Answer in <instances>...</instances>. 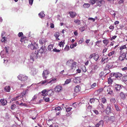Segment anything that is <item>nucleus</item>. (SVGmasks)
<instances>
[{
    "label": "nucleus",
    "instance_id": "nucleus-26",
    "mask_svg": "<svg viewBox=\"0 0 127 127\" xmlns=\"http://www.w3.org/2000/svg\"><path fill=\"white\" fill-rule=\"evenodd\" d=\"M73 62V61L72 60H69L67 62L66 64L70 66Z\"/></svg>",
    "mask_w": 127,
    "mask_h": 127
},
{
    "label": "nucleus",
    "instance_id": "nucleus-37",
    "mask_svg": "<svg viewBox=\"0 0 127 127\" xmlns=\"http://www.w3.org/2000/svg\"><path fill=\"white\" fill-rule=\"evenodd\" d=\"M71 79H66L65 82V83L64 85L65 84H67L69 83L71 81Z\"/></svg>",
    "mask_w": 127,
    "mask_h": 127
},
{
    "label": "nucleus",
    "instance_id": "nucleus-27",
    "mask_svg": "<svg viewBox=\"0 0 127 127\" xmlns=\"http://www.w3.org/2000/svg\"><path fill=\"white\" fill-rule=\"evenodd\" d=\"M20 96V95L17 96L16 97L12 98L11 100L12 101H13L16 100H18L19 99V97Z\"/></svg>",
    "mask_w": 127,
    "mask_h": 127
},
{
    "label": "nucleus",
    "instance_id": "nucleus-12",
    "mask_svg": "<svg viewBox=\"0 0 127 127\" xmlns=\"http://www.w3.org/2000/svg\"><path fill=\"white\" fill-rule=\"evenodd\" d=\"M69 13L70 14V16L71 18H74L76 16V12L73 11L70 12Z\"/></svg>",
    "mask_w": 127,
    "mask_h": 127
},
{
    "label": "nucleus",
    "instance_id": "nucleus-21",
    "mask_svg": "<svg viewBox=\"0 0 127 127\" xmlns=\"http://www.w3.org/2000/svg\"><path fill=\"white\" fill-rule=\"evenodd\" d=\"M54 47L53 45H49L48 47V49L50 51H53V49H54L53 47Z\"/></svg>",
    "mask_w": 127,
    "mask_h": 127
},
{
    "label": "nucleus",
    "instance_id": "nucleus-49",
    "mask_svg": "<svg viewBox=\"0 0 127 127\" xmlns=\"http://www.w3.org/2000/svg\"><path fill=\"white\" fill-rule=\"evenodd\" d=\"M61 109V108L60 107L55 108V110L56 112H57V111H60Z\"/></svg>",
    "mask_w": 127,
    "mask_h": 127
},
{
    "label": "nucleus",
    "instance_id": "nucleus-60",
    "mask_svg": "<svg viewBox=\"0 0 127 127\" xmlns=\"http://www.w3.org/2000/svg\"><path fill=\"white\" fill-rule=\"evenodd\" d=\"M117 36L116 35H114L113 36H112L110 39V40L111 41H112L113 40H114L115 39V38L117 37Z\"/></svg>",
    "mask_w": 127,
    "mask_h": 127
},
{
    "label": "nucleus",
    "instance_id": "nucleus-61",
    "mask_svg": "<svg viewBox=\"0 0 127 127\" xmlns=\"http://www.w3.org/2000/svg\"><path fill=\"white\" fill-rule=\"evenodd\" d=\"M122 70L123 71H126L127 70V67L126 66L124 67V68H122Z\"/></svg>",
    "mask_w": 127,
    "mask_h": 127
},
{
    "label": "nucleus",
    "instance_id": "nucleus-50",
    "mask_svg": "<svg viewBox=\"0 0 127 127\" xmlns=\"http://www.w3.org/2000/svg\"><path fill=\"white\" fill-rule=\"evenodd\" d=\"M76 46V43L75 44H72L70 45V47L71 48H73Z\"/></svg>",
    "mask_w": 127,
    "mask_h": 127
},
{
    "label": "nucleus",
    "instance_id": "nucleus-17",
    "mask_svg": "<svg viewBox=\"0 0 127 127\" xmlns=\"http://www.w3.org/2000/svg\"><path fill=\"white\" fill-rule=\"evenodd\" d=\"M98 106L102 110H104L105 109V106L102 103H99L98 105Z\"/></svg>",
    "mask_w": 127,
    "mask_h": 127
},
{
    "label": "nucleus",
    "instance_id": "nucleus-42",
    "mask_svg": "<svg viewBox=\"0 0 127 127\" xmlns=\"http://www.w3.org/2000/svg\"><path fill=\"white\" fill-rule=\"evenodd\" d=\"M59 36V33L58 32H56L55 33L54 36L56 38H58Z\"/></svg>",
    "mask_w": 127,
    "mask_h": 127
},
{
    "label": "nucleus",
    "instance_id": "nucleus-20",
    "mask_svg": "<svg viewBox=\"0 0 127 127\" xmlns=\"http://www.w3.org/2000/svg\"><path fill=\"white\" fill-rule=\"evenodd\" d=\"M45 50L43 46H42L39 50V52L41 54H42Z\"/></svg>",
    "mask_w": 127,
    "mask_h": 127
},
{
    "label": "nucleus",
    "instance_id": "nucleus-59",
    "mask_svg": "<svg viewBox=\"0 0 127 127\" xmlns=\"http://www.w3.org/2000/svg\"><path fill=\"white\" fill-rule=\"evenodd\" d=\"M95 100V98L91 99L90 100V102L92 103H94Z\"/></svg>",
    "mask_w": 127,
    "mask_h": 127
},
{
    "label": "nucleus",
    "instance_id": "nucleus-8",
    "mask_svg": "<svg viewBox=\"0 0 127 127\" xmlns=\"http://www.w3.org/2000/svg\"><path fill=\"white\" fill-rule=\"evenodd\" d=\"M81 87L79 85L76 86L74 88V90L75 92L77 93H79L80 91Z\"/></svg>",
    "mask_w": 127,
    "mask_h": 127
},
{
    "label": "nucleus",
    "instance_id": "nucleus-18",
    "mask_svg": "<svg viewBox=\"0 0 127 127\" xmlns=\"http://www.w3.org/2000/svg\"><path fill=\"white\" fill-rule=\"evenodd\" d=\"M39 42L40 44H41V45H42L44 43H45L46 42V41L44 39L42 38L39 40Z\"/></svg>",
    "mask_w": 127,
    "mask_h": 127
},
{
    "label": "nucleus",
    "instance_id": "nucleus-43",
    "mask_svg": "<svg viewBox=\"0 0 127 127\" xmlns=\"http://www.w3.org/2000/svg\"><path fill=\"white\" fill-rule=\"evenodd\" d=\"M6 37H2L1 41L2 42H5L6 41Z\"/></svg>",
    "mask_w": 127,
    "mask_h": 127
},
{
    "label": "nucleus",
    "instance_id": "nucleus-64",
    "mask_svg": "<svg viewBox=\"0 0 127 127\" xmlns=\"http://www.w3.org/2000/svg\"><path fill=\"white\" fill-rule=\"evenodd\" d=\"M33 0H29V4L32 5L33 3Z\"/></svg>",
    "mask_w": 127,
    "mask_h": 127
},
{
    "label": "nucleus",
    "instance_id": "nucleus-54",
    "mask_svg": "<svg viewBox=\"0 0 127 127\" xmlns=\"http://www.w3.org/2000/svg\"><path fill=\"white\" fill-rule=\"evenodd\" d=\"M69 49V47L68 46L66 45L64 48V50L65 51H68Z\"/></svg>",
    "mask_w": 127,
    "mask_h": 127
},
{
    "label": "nucleus",
    "instance_id": "nucleus-52",
    "mask_svg": "<svg viewBox=\"0 0 127 127\" xmlns=\"http://www.w3.org/2000/svg\"><path fill=\"white\" fill-rule=\"evenodd\" d=\"M110 101L112 103H115L116 101L115 99L114 98H112L110 99Z\"/></svg>",
    "mask_w": 127,
    "mask_h": 127
},
{
    "label": "nucleus",
    "instance_id": "nucleus-14",
    "mask_svg": "<svg viewBox=\"0 0 127 127\" xmlns=\"http://www.w3.org/2000/svg\"><path fill=\"white\" fill-rule=\"evenodd\" d=\"M120 98L122 99H124L126 98V95L125 94L122 92H121L120 94Z\"/></svg>",
    "mask_w": 127,
    "mask_h": 127
},
{
    "label": "nucleus",
    "instance_id": "nucleus-51",
    "mask_svg": "<svg viewBox=\"0 0 127 127\" xmlns=\"http://www.w3.org/2000/svg\"><path fill=\"white\" fill-rule=\"evenodd\" d=\"M72 107H68L66 108V110L67 112H69L72 109Z\"/></svg>",
    "mask_w": 127,
    "mask_h": 127
},
{
    "label": "nucleus",
    "instance_id": "nucleus-35",
    "mask_svg": "<svg viewBox=\"0 0 127 127\" xmlns=\"http://www.w3.org/2000/svg\"><path fill=\"white\" fill-rule=\"evenodd\" d=\"M97 0H90L89 1V2L92 4H94Z\"/></svg>",
    "mask_w": 127,
    "mask_h": 127
},
{
    "label": "nucleus",
    "instance_id": "nucleus-30",
    "mask_svg": "<svg viewBox=\"0 0 127 127\" xmlns=\"http://www.w3.org/2000/svg\"><path fill=\"white\" fill-rule=\"evenodd\" d=\"M49 83L47 80H46L44 81H42L40 82V84H43L46 83Z\"/></svg>",
    "mask_w": 127,
    "mask_h": 127
},
{
    "label": "nucleus",
    "instance_id": "nucleus-6",
    "mask_svg": "<svg viewBox=\"0 0 127 127\" xmlns=\"http://www.w3.org/2000/svg\"><path fill=\"white\" fill-rule=\"evenodd\" d=\"M0 102L2 105L4 106L7 105V100L4 99H1L0 100Z\"/></svg>",
    "mask_w": 127,
    "mask_h": 127
},
{
    "label": "nucleus",
    "instance_id": "nucleus-40",
    "mask_svg": "<svg viewBox=\"0 0 127 127\" xmlns=\"http://www.w3.org/2000/svg\"><path fill=\"white\" fill-rule=\"evenodd\" d=\"M112 67L111 65H110L109 64L105 66L104 69L105 70H108L110 69Z\"/></svg>",
    "mask_w": 127,
    "mask_h": 127
},
{
    "label": "nucleus",
    "instance_id": "nucleus-47",
    "mask_svg": "<svg viewBox=\"0 0 127 127\" xmlns=\"http://www.w3.org/2000/svg\"><path fill=\"white\" fill-rule=\"evenodd\" d=\"M123 55L125 57V59L127 60V51H126V52L123 53Z\"/></svg>",
    "mask_w": 127,
    "mask_h": 127
},
{
    "label": "nucleus",
    "instance_id": "nucleus-55",
    "mask_svg": "<svg viewBox=\"0 0 127 127\" xmlns=\"http://www.w3.org/2000/svg\"><path fill=\"white\" fill-rule=\"evenodd\" d=\"M43 98L46 102H48L49 101V98L46 97H43Z\"/></svg>",
    "mask_w": 127,
    "mask_h": 127
},
{
    "label": "nucleus",
    "instance_id": "nucleus-34",
    "mask_svg": "<svg viewBox=\"0 0 127 127\" xmlns=\"http://www.w3.org/2000/svg\"><path fill=\"white\" fill-rule=\"evenodd\" d=\"M103 43L105 44L106 45H107L109 43L108 40L106 39L103 40Z\"/></svg>",
    "mask_w": 127,
    "mask_h": 127
},
{
    "label": "nucleus",
    "instance_id": "nucleus-24",
    "mask_svg": "<svg viewBox=\"0 0 127 127\" xmlns=\"http://www.w3.org/2000/svg\"><path fill=\"white\" fill-rule=\"evenodd\" d=\"M64 40L63 42L62 41H61V42H60L59 43V46L60 47H63L64 46V44L65 43L64 42Z\"/></svg>",
    "mask_w": 127,
    "mask_h": 127
},
{
    "label": "nucleus",
    "instance_id": "nucleus-38",
    "mask_svg": "<svg viewBox=\"0 0 127 127\" xmlns=\"http://www.w3.org/2000/svg\"><path fill=\"white\" fill-rule=\"evenodd\" d=\"M115 53V51H113L112 52H110L108 54V56L110 57L113 55H114Z\"/></svg>",
    "mask_w": 127,
    "mask_h": 127
},
{
    "label": "nucleus",
    "instance_id": "nucleus-3",
    "mask_svg": "<svg viewBox=\"0 0 127 127\" xmlns=\"http://www.w3.org/2000/svg\"><path fill=\"white\" fill-rule=\"evenodd\" d=\"M50 73L47 70H45L43 72L42 74V77L43 78L46 79Z\"/></svg>",
    "mask_w": 127,
    "mask_h": 127
},
{
    "label": "nucleus",
    "instance_id": "nucleus-7",
    "mask_svg": "<svg viewBox=\"0 0 127 127\" xmlns=\"http://www.w3.org/2000/svg\"><path fill=\"white\" fill-rule=\"evenodd\" d=\"M108 59V57L105 56H103L102 58L101 62L103 64L105 63L106 62H107V60Z\"/></svg>",
    "mask_w": 127,
    "mask_h": 127
},
{
    "label": "nucleus",
    "instance_id": "nucleus-22",
    "mask_svg": "<svg viewBox=\"0 0 127 127\" xmlns=\"http://www.w3.org/2000/svg\"><path fill=\"white\" fill-rule=\"evenodd\" d=\"M101 100L103 104H105L107 103V100L104 97L102 98Z\"/></svg>",
    "mask_w": 127,
    "mask_h": 127
},
{
    "label": "nucleus",
    "instance_id": "nucleus-48",
    "mask_svg": "<svg viewBox=\"0 0 127 127\" xmlns=\"http://www.w3.org/2000/svg\"><path fill=\"white\" fill-rule=\"evenodd\" d=\"M122 80L124 81H127V75L124 76L122 78Z\"/></svg>",
    "mask_w": 127,
    "mask_h": 127
},
{
    "label": "nucleus",
    "instance_id": "nucleus-44",
    "mask_svg": "<svg viewBox=\"0 0 127 127\" xmlns=\"http://www.w3.org/2000/svg\"><path fill=\"white\" fill-rule=\"evenodd\" d=\"M34 58H35V56H33V54L31 55L30 56V59L31 60H32L33 61H34Z\"/></svg>",
    "mask_w": 127,
    "mask_h": 127
},
{
    "label": "nucleus",
    "instance_id": "nucleus-10",
    "mask_svg": "<svg viewBox=\"0 0 127 127\" xmlns=\"http://www.w3.org/2000/svg\"><path fill=\"white\" fill-rule=\"evenodd\" d=\"M122 74L121 73L119 72L114 73L113 74V76L116 78H120L122 76Z\"/></svg>",
    "mask_w": 127,
    "mask_h": 127
},
{
    "label": "nucleus",
    "instance_id": "nucleus-63",
    "mask_svg": "<svg viewBox=\"0 0 127 127\" xmlns=\"http://www.w3.org/2000/svg\"><path fill=\"white\" fill-rule=\"evenodd\" d=\"M124 2V0H119L118 3L119 4L123 3Z\"/></svg>",
    "mask_w": 127,
    "mask_h": 127
},
{
    "label": "nucleus",
    "instance_id": "nucleus-1",
    "mask_svg": "<svg viewBox=\"0 0 127 127\" xmlns=\"http://www.w3.org/2000/svg\"><path fill=\"white\" fill-rule=\"evenodd\" d=\"M18 78L19 80L24 81H26L28 78V76L22 74H20L18 76Z\"/></svg>",
    "mask_w": 127,
    "mask_h": 127
},
{
    "label": "nucleus",
    "instance_id": "nucleus-19",
    "mask_svg": "<svg viewBox=\"0 0 127 127\" xmlns=\"http://www.w3.org/2000/svg\"><path fill=\"white\" fill-rule=\"evenodd\" d=\"M4 90L7 92H10L11 90L10 87L9 86H6L4 88Z\"/></svg>",
    "mask_w": 127,
    "mask_h": 127
},
{
    "label": "nucleus",
    "instance_id": "nucleus-9",
    "mask_svg": "<svg viewBox=\"0 0 127 127\" xmlns=\"http://www.w3.org/2000/svg\"><path fill=\"white\" fill-rule=\"evenodd\" d=\"M73 81L75 83H80L81 82L80 77H76L73 80Z\"/></svg>",
    "mask_w": 127,
    "mask_h": 127
},
{
    "label": "nucleus",
    "instance_id": "nucleus-29",
    "mask_svg": "<svg viewBox=\"0 0 127 127\" xmlns=\"http://www.w3.org/2000/svg\"><path fill=\"white\" fill-rule=\"evenodd\" d=\"M90 6V5L89 3H85L83 5V7L85 8H87L89 7Z\"/></svg>",
    "mask_w": 127,
    "mask_h": 127
},
{
    "label": "nucleus",
    "instance_id": "nucleus-62",
    "mask_svg": "<svg viewBox=\"0 0 127 127\" xmlns=\"http://www.w3.org/2000/svg\"><path fill=\"white\" fill-rule=\"evenodd\" d=\"M103 119L105 120H108L109 119V117L107 116H105L104 117Z\"/></svg>",
    "mask_w": 127,
    "mask_h": 127
},
{
    "label": "nucleus",
    "instance_id": "nucleus-39",
    "mask_svg": "<svg viewBox=\"0 0 127 127\" xmlns=\"http://www.w3.org/2000/svg\"><path fill=\"white\" fill-rule=\"evenodd\" d=\"M97 124H98L99 126H102L104 124V122L103 120H101L98 123H97Z\"/></svg>",
    "mask_w": 127,
    "mask_h": 127
},
{
    "label": "nucleus",
    "instance_id": "nucleus-41",
    "mask_svg": "<svg viewBox=\"0 0 127 127\" xmlns=\"http://www.w3.org/2000/svg\"><path fill=\"white\" fill-rule=\"evenodd\" d=\"M26 39V37L25 36H22L20 40V41L22 42L25 40Z\"/></svg>",
    "mask_w": 127,
    "mask_h": 127
},
{
    "label": "nucleus",
    "instance_id": "nucleus-2",
    "mask_svg": "<svg viewBox=\"0 0 127 127\" xmlns=\"http://www.w3.org/2000/svg\"><path fill=\"white\" fill-rule=\"evenodd\" d=\"M112 107L111 104H108L107 105V107L105 109V111L106 113L107 114H109L111 112V107Z\"/></svg>",
    "mask_w": 127,
    "mask_h": 127
},
{
    "label": "nucleus",
    "instance_id": "nucleus-5",
    "mask_svg": "<svg viewBox=\"0 0 127 127\" xmlns=\"http://www.w3.org/2000/svg\"><path fill=\"white\" fill-rule=\"evenodd\" d=\"M122 86H123L121 85L116 84L115 85L116 90L117 91H120L122 88Z\"/></svg>",
    "mask_w": 127,
    "mask_h": 127
},
{
    "label": "nucleus",
    "instance_id": "nucleus-16",
    "mask_svg": "<svg viewBox=\"0 0 127 127\" xmlns=\"http://www.w3.org/2000/svg\"><path fill=\"white\" fill-rule=\"evenodd\" d=\"M95 55H94V56L93 57V58L96 61H97L98 59L99 58V55L97 54H96L95 53H94Z\"/></svg>",
    "mask_w": 127,
    "mask_h": 127
},
{
    "label": "nucleus",
    "instance_id": "nucleus-25",
    "mask_svg": "<svg viewBox=\"0 0 127 127\" xmlns=\"http://www.w3.org/2000/svg\"><path fill=\"white\" fill-rule=\"evenodd\" d=\"M81 69L83 72H85L86 71V69L85 66H82L81 67Z\"/></svg>",
    "mask_w": 127,
    "mask_h": 127
},
{
    "label": "nucleus",
    "instance_id": "nucleus-33",
    "mask_svg": "<svg viewBox=\"0 0 127 127\" xmlns=\"http://www.w3.org/2000/svg\"><path fill=\"white\" fill-rule=\"evenodd\" d=\"M39 51L38 50L35 51L34 52V56H35V58L37 59L38 57V54Z\"/></svg>",
    "mask_w": 127,
    "mask_h": 127
},
{
    "label": "nucleus",
    "instance_id": "nucleus-31",
    "mask_svg": "<svg viewBox=\"0 0 127 127\" xmlns=\"http://www.w3.org/2000/svg\"><path fill=\"white\" fill-rule=\"evenodd\" d=\"M99 65L98 64L95 65L94 66V69L96 70L99 69Z\"/></svg>",
    "mask_w": 127,
    "mask_h": 127
},
{
    "label": "nucleus",
    "instance_id": "nucleus-13",
    "mask_svg": "<svg viewBox=\"0 0 127 127\" xmlns=\"http://www.w3.org/2000/svg\"><path fill=\"white\" fill-rule=\"evenodd\" d=\"M120 56L119 57V60L121 61H122L125 59V57L123 55V53H120Z\"/></svg>",
    "mask_w": 127,
    "mask_h": 127
},
{
    "label": "nucleus",
    "instance_id": "nucleus-57",
    "mask_svg": "<svg viewBox=\"0 0 127 127\" xmlns=\"http://www.w3.org/2000/svg\"><path fill=\"white\" fill-rule=\"evenodd\" d=\"M16 105L15 104H13L11 105V109H12L13 110L15 108Z\"/></svg>",
    "mask_w": 127,
    "mask_h": 127
},
{
    "label": "nucleus",
    "instance_id": "nucleus-36",
    "mask_svg": "<svg viewBox=\"0 0 127 127\" xmlns=\"http://www.w3.org/2000/svg\"><path fill=\"white\" fill-rule=\"evenodd\" d=\"M53 91L52 90H50L48 91H47L48 95H51L53 94Z\"/></svg>",
    "mask_w": 127,
    "mask_h": 127
},
{
    "label": "nucleus",
    "instance_id": "nucleus-45",
    "mask_svg": "<svg viewBox=\"0 0 127 127\" xmlns=\"http://www.w3.org/2000/svg\"><path fill=\"white\" fill-rule=\"evenodd\" d=\"M34 44L35 45V43H33V44L32 43L30 45V46H31V49L32 50H33L34 49H35V47L34 46Z\"/></svg>",
    "mask_w": 127,
    "mask_h": 127
},
{
    "label": "nucleus",
    "instance_id": "nucleus-23",
    "mask_svg": "<svg viewBox=\"0 0 127 127\" xmlns=\"http://www.w3.org/2000/svg\"><path fill=\"white\" fill-rule=\"evenodd\" d=\"M38 15L39 17L42 18L43 17L45 16V14H44L43 12H41L38 14Z\"/></svg>",
    "mask_w": 127,
    "mask_h": 127
},
{
    "label": "nucleus",
    "instance_id": "nucleus-58",
    "mask_svg": "<svg viewBox=\"0 0 127 127\" xmlns=\"http://www.w3.org/2000/svg\"><path fill=\"white\" fill-rule=\"evenodd\" d=\"M53 51L56 52H58L60 51V50H57L56 48H55L53 49Z\"/></svg>",
    "mask_w": 127,
    "mask_h": 127
},
{
    "label": "nucleus",
    "instance_id": "nucleus-32",
    "mask_svg": "<svg viewBox=\"0 0 127 127\" xmlns=\"http://www.w3.org/2000/svg\"><path fill=\"white\" fill-rule=\"evenodd\" d=\"M97 86V84L96 83H94L91 86V88L94 89Z\"/></svg>",
    "mask_w": 127,
    "mask_h": 127
},
{
    "label": "nucleus",
    "instance_id": "nucleus-11",
    "mask_svg": "<svg viewBox=\"0 0 127 127\" xmlns=\"http://www.w3.org/2000/svg\"><path fill=\"white\" fill-rule=\"evenodd\" d=\"M126 44L124 45H122L120 47V53H122V50L124 49H126L127 48Z\"/></svg>",
    "mask_w": 127,
    "mask_h": 127
},
{
    "label": "nucleus",
    "instance_id": "nucleus-53",
    "mask_svg": "<svg viewBox=\"0 0 127 127\" xmlns=\"http://www.w3.org/2000/svg\"><path fill=\"white\" fill-rule=\"evenodd\" d=\"M23 35V33L22 32H19L18 34V36L19 37H20L22 36Z\"/></svg>",
    "mask_w": 127,
    "mask_h": 127
},
{
    "label": "nucleus",
    "instance_id": "nucleus-28",
    "mask_svg": "<svg viewBox=\"0 0 127 127\" xmlns=\"http://www.w3.org/2000/svg\"><path fill=\"white\" fill-rule=\"evenodd\" d=\"M113 82V80L112 79H111L110 77L108 79V82L109 84H111Z\"/></svg>",
    "mask_w": 127,
    "mask_h": 127
},
{
    "label": "nucleus",
    "instance_id": "nucleus-56",
    "mask_svg": "<svg viewBox=\"0 0 127 127\" xmlns=\"http://www.w3.org/2000/svg\"><path fill=\"white\" fill-rule=\"evenodd\" d=\"M93 111L96 115H97L99 114L98 111L96 109H94L93 110Z\"/></svg>",
    "mask_w": 127,
    "mask_h": 127
},
{
    "label": "nucleus",
    "instance_id": "nucleus-46",
    "mask_svg": "<svg viewBox=\"0 0 127 127\" xmlns=\"http://www.w3.org/2000/svg\"><path fill=\"white\" fill-rule=\"evenodd\" d=\"M115 106L116 109V110L117 111H119L120 110V108L119 107H118V105L117 104H115Z\"/></svg>",
    "mask_w": 127,
    "mask_h": 127
},
{
    "label": "nucleus",
    "instance_id": "nucleus-4",
    "mask_svg": "<svg viewBox=\"0 0 127 127\" xmlns=\"http://www.w3.org/2000/svg\"><path fill=\"white\" fill-rule=\"evenodd\" d=\"M62 89V87L61 86L59 85L56 86L54 89V90L56 92H59Z\"/></svg>",
    "mask_w": 127,
    "mask_h": 127
},
{
    "label": "nucleus",
    "instance_id": "nucleus-15",
    "mask_svg": "<svg viewBox=\"0 0 127 127\" xmlns=\"http://www.w3.org/2000/svg\"><path fill=\"white\" fill-rule=\"evenodd\" d=\"M76 62H73L70 66V69H72L75 68L76 66Z\"/></svg>",
    "mask_w": 127,
    "mask_h": 127
}]
</instances>
